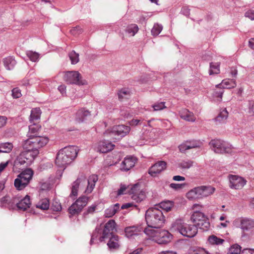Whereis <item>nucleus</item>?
I'll return each mask as SVG.
<instances>
[{"label": "nucleus", "instance_id": "72a5a7b5", "mask_svg": "<svg viewBox=\"0 0 254 254\" xmlns=\"http://www.w3.org/2000/svg\"><path fill=\"white\" fill-rule=\"evenodd\" d=\"M13 145L12 143L6 142L0 143V153H9L11 151Z\"/></svg>", "mask_w": 254, "mask_h": 254}, {"label": "nucleus", "instance_id": "774afa93", "mask_svg": "<svg viewBox=\"0 0 254 254\" xmlns=\"http://www.w3.org/2000/svg\"><path fill=\"white\" fill-rule=\"evenodd\" d=\"M249 46L253 50H254V38H251L249 41Z\"/></svg>", "mask_w": 254, "mask_h": 254}, {"label": "nucleus", "instance_id": "9b49d317", "mask_svg": "<svg viewBox=\"0 0 254 254\" xmlns=\"http://www.w3.org/2000/svg\"><path fill=\"white\" fill-rule=\"evenodd\" d=\"M209 144L217 153H230L232 150L231 145L228 142L219 139H212Z\"/></svg>", "mask_w": 254, "mask_h": 254}, {"label": "nucleus", "instance_id": "2f4dec72", "mask_svg": "<svg viewBox=\"0 0 254 254\" xmlns=\"http://www.w3.org/2000/svg\"><path fill=\"white\" fill-rule=\"evenodd\" d=\"M3 63L7 69L11 70L15 65L16 62L12 57H8L3 59Z\"/></svg>", "mask_w": 254, "mask_h": 254}, {"label": "nucleus", "instance_id": "aec40b11", "mask_svg": "<svg viewBox=\"0 0 254 254\" xmlns=\"http://www.w3.org/2000/svg\"><path fill=\"white\" fill-rule=\"evenodd\" d=\"M135 162V157L132 156L126 157L121 163V170L124 171H128L134 166Z\"/></svg>", "mask_w": 254, "mask_h": 254}, {"label": "nucleus", "instance_id": "473e14b6", "mask_svg": "<svg viewBox=\"0 0 254 254\" xmlns=\"http://www.w3.org/2000/svg\"><path fill=\"white\" fill-rule=\"evenodd\" d=\"M193 164L194 162L192 161L189 159H185L179 162L178 166L179 168L182 170H186L192 167Z\"/></svg>", "mask_w": 254, "mask_h": 254}, {"label": "nucleus", "instance_id": "de8ad7c7", "mask_svg": "<svg viewBox=\"0 0 254 254\" xmlns=\"http://www.w3.org/2000/svg\"><path fill=\"white\" fill-rule=\"evenodd\" d=\"M12 96L14 98H18L22 96L20 90L16 87L12 90Z\"/></svg>", "mask_w": 254, "mask_h": 254}, {"label": "nucleus", "instance_id": "20e7f679", "mask_svg": "<svg viewBox=\"0 0 254 254\" xmlns=\"http://www.w3.org/2000/svg\"><path fill=\"white\" fill-rule=\"evenodd\" d=\"M78 151L77 147L75 146H68L62 148L57 154L56 164L59 167L64 168L76 158Z\"/></svg>", "mask_w": 254, "mask_h": 254}, {"label": "nucleus", "instance_id": "dca6fc26", "mask_svg": "<svg viewBox=\"0 0 254 254\" xmlns=\"http://www.w3.org/2000/svg\"><path fill=\"white\" fill-rule=\"evenodd\" d=\"M240 227L243 232H250L251 233H254V220L248 218H242L240 220Z\"/></svg>", "mask_w": 254, "mask_h": 254}, {"label": "nucleus", "instance_id": "5701e85b", "mask_svg": "<svg viewBox=\"0 0 254 254\" xmlns=\"http://www.w3.org/2000/svg\"><path fill=\"white\" fill-rule=\"evenodd\" d=\"M30 196L26 195L23 199L16 203V206L19 210L24 211L31 205Z\"/></svg>", "mask_w": 254, "mask_h": 254}, {"label": "nucleus", "instance_id": "f03ea898", "mask_svg": "<svg viewBox=\"0 0 254 254\" xmlns=\"http://www.w3.org/2000/svg\"><path fill=\"white\" fill-rule=\"evenodd\" d=\"M49 141L47 137H38L33 140L27 139L24 141L23 146L25 151L20 154V158L24 157L29 164L38 154V149L45 145Z\"/></svg>", "mask_w": 254, "mask_h": 254}, {"label": "nucleus", "instance_id": "79ce46f5", "mask_svg": "<svg viewBox=\"0 0 254 254\" xmlns=\"http://www.w3.org/2000/svg\"><path fill=\"white\" fill-rule=\"evenodd\" d=\"M69 58L72 64H74L79 62V55L72 51L69 53Z\"/></svg>", "mask_w": 254, "mask_h": 254}, {"label": "nucleus", "instance_id": "6e6d98bb", "mask_svg": "<svg viewBox=\"0 0 254 254\" xmlns=\"http://www.w3.org/2000/svg\"><path fill=\"white\" fill-rule=\"evenodd\" d=\"M245 16L251 19L252 20H254V10L250 9L246 11L245 13Z\"/></svg>", "mask_w": 254, "mask_h": 254}, {"label": "nucleus", "instance_id": "8fccbe9b", "mask_svg": "<svg viewBox=\"0 0 254 254\" xmlns=\"http://www.w3.org/2000/svg\"><path fill=\"white\" fill-rule=\"evenodd\" d=\"M152 107L154 111H159L162 110L165 108V103L161 102L157 103L153 105Z\"/></svg>", "mask_w": 254, "mask_h": 254}, {"label": "nucleus", "instance_id": "4468645a", "mask_svg": "<svg viewBox=\"0 0 254 254\" xmlns=\"http://www.w3.org/2000/svg\"><path fill=\"white\" fill-rule=\"evenodd\" d=\"M88 198L85 196L80 197L69 208L70 214L73 215L79 213L87 203Z\"/></svg>", "mask_w": 254, "mask_h": 254}, {"label": "nucleus", "instance_id": "f257e3e1", "mask_svg": "<svg viewBox=\"0 0 254 254\" xmlns=\"http://www.w3.org/2000/svg\"><path fill=\"white\" fill-rule=\"evenodd\" d=\"M116 230V223L114 220H110L102 228L101 226L97 227L93 233L90 240V245L98 244L109 239L107 243L110 250H117L120 247L119 237L113 234Z\"/></svg>", "mask_w": 254, "mask_h": 254}, {"label": "nucleus", "instance_id": "393cba45", "mask_svg": "<svg viewBox=\"0 0 254 254\" xmlns=\"http://www.w3.org/2000/svg\"><path fill=\"white\" fill-rule=\"evenodd\" d=\"M40 127L38 125L35 124L33 122L32 125L29 126V131L27 135L29 137L28 139L33 140L38 137H41L40 136H37V133L39 130Z\"/></svg>", "mask_w": 254, "mask_h": 254}, {"label": "nucleus", "instance_id": "09e8293b", "mask_svg": "<svg viewBox=\"0 0 254 254\" xmlns=\"http://www.w3.org/2000/svg\"><path fill=\"white\" fill-rule=\"evenodd\" d=\"M185 184H175V183H171L170 184L169 186L170 187L175 190H180L185 186Z\"/></svg>", "mask_w": 254, "mask_h": 254}, {"label": "nucleus", "instance_id": "c03bdc74", "mask_svg": "<svg viewBox=\"0 0 254 254\" xmlns=\"http://www.w3.org/2000/svg\"><path fill=\"white\" fill-rule=\"evenodd\" d=\"M118 94L119 99L121 100L129 96V91L127 89L124 88L120 90Z\"/></svg>", "mask_w": 254, "mask_h": 254}, {"label": "nucleus", "instance_id": "f704fd0d", "mask_svg": "<svg viewBox=\"0 0 254 254\" xmlns=\"http://www.w3.org/2000/svg\"><path fill=\"white\" fill-rule=\"evenodd\" d=\"M174 203L173 201L170 200H166L161 202L159 204V206L162 209L166 212H168L171 210L174 206Z\"/></svg>", "mask_w": 254, "mask_h": 254}, {"label": "nucleus", "instance_id": "6e6552de", "mask_svg": "<svg viewBox=\"0 0 254 254\" xmlns=\"http://www.w3.org/2000/svg\"><path fill=\"white\" fill-rule=\"evenodd\" d=\"M201 208L202 206L198 204L193 205L192 208L195 210L191 216V220L198 229L205 231L208 229L210 223L205 215L199 211L200 208Z\"/></svg>", "mask_w": 254, "mask_h": 254}, {"label": "nucleus", "instance_id": "ddd939ff", "mask_svg": "<svg viewBox=\"0 0 254 254\" xmlns=\"http://www.w3.org/2000/svg\"><path fill=\"white\" fill-rule=\"evenodd\" d=\"M80 74L77 71H68L64 75V80L69 84L84 85L86 81L81 80Z\"/></svg>", "mask_w": 254, "mask_h": 254}, {"label": "nucleus", "instance_id": "2eb2a0df", "mask_svg": "<svg viewBox=\"0 0 254 254\" xmlns=\"http://www.w3.org/2000/svg\"><path fill=\"white\" fill-rule=\"evenodd\" d=\"M229 179V186L232 189H242L247 183V181L244 178L237 175H230Z\"/></svg>", "mask_w": 254, "mask_h": 254}, {"label": "nucleus", "instance_id": "a19ab883", "mask_svg": "<svg viewBox=\"0 0 254 254\" xmlns=\"http://www.w3.org/2000/svg\"><path fill=\"white\" fill-rule=\"evenodd\" d=\"M162 29L163 26L161 24L155 23L151 30V34L154 36H157L161 33Z\"/></svg>", "mask_w": 254, "mask_h": 254}, {"label": "nucleus", "instance_id": "0e129e2a", "mask_svg": "<svg viewBox=\"0 0 254 254\" xmlns=\"http://www.w3.org/2000/svg\"><path fill=\"white\" fill-rule=\"evenodd\" d=\"M8 163L9 161H6L5 162H1L0 164V174L7 166Z\"/></svg>", "mask_w": 254, "mask_h": 254}, {"label": "nucleus", "instance_id": "c9c22d12", "mask_svg": "<svg viewBox=\"0 0 254 254\" xmlns=\"http://www.w3.org/2000/svg\"><path fill=\"white\" fill-rule=\"evenodd\" d=\"M41 113V110L39 108H36L33 109L31 111L30 116V121L31 123L34 122V121L39 120L40 117Z\"/></svg>", "mask_w": 254, "mask_h": 254}, {"label": "nucleus", "instance_id": "c85d7f7f", "mask_svg": "<svg viewBox=\"0 0 254 254\" xmlns=\"http://www.w3.org/2000/svg\"><path fill=\"white\" fill-rule=\"evenodd\" d=\"M187 254H210L203 248L198 247H191L188 250Z\"/></svg>", "mask_w": 254, "mask_h": 254}, {"label": "nucleus", "instance_id": "3c124183", "mask_svg": "<svg viewBox=\"0 0 254 254\" xmlns=\"http://www.w3.org/2000/svg\"><path fill=\"white\" fill-rule=\"evenodd\" d=\"M129 124L131 126H136L139 125H142L143 126H146L145 124H143L140 120L138 119H132L129 122Z\"/></svg>", "mask_w": 254, "mask_h": 254}, {"label": "nucleus", "instance_id": "6ab92c4d", "mask_svg": "<svg viewBox=\"0 0 254 254\" xmlns=\"http://www.w3.org/2000/svg\"><path fill=\"white\" fill-rule=\"evenodd\" d=\"M91 116L90 112L85 108L77 111L75 117V121L78 123H83L88 120Z\"/></svg>", "mask_w": 254, "mask_h": 254}, {"label": "nucleus", "instance_id": "052dcab7", "mask_svg": "<svg viewBox=\"0 0 254 254\" xmlns=\"http://www.w3.org/2000/svg\"><path fill=\"white\" fill-rule=\"evenodd\" d=\"M7 118L5 116H0V127L4 126L6 123Z\"/></svg>", "mask_w": 254, "mask_h": 254}, {"label": "nucleus", "instance_id": "1a4fd4ad", "mask_svg": "<svg viewBox=\"0 0 254 254\" xmlns=\"http://www.w3.org/2000/svg\"><path fill=\"white\" fill-rule=\"evenodd\" d=\"M128 190H130L132 199L136 202H140L145 198L144 191L140 189V185L138 184H135L130 187L125 185L121 184L120 189L117 191V195H121L126 194Z\"/></svg>", "mask_w": 254, "mask_h": 254}, {"label": "nucleus", "instance_id": "69168bd1", "mask_svg": "<svg viewBox=\"0 0 254 254\" xmlns=\"http://www.w3.org/2000/svg\"><path fill=\"white\" fill-rule=\"evenodd\" d=\"M230 73L232 76L235 77L237 75L238 71L235 67H232L230 68Z\"/></svg>", "mask_w": 254, "mask_h": 254}, {"label": "nucleus", "instance_id": "338daca9", "mask_svg": "<svg viewBox=\"0 0 254 254\" xmlns=\"http://www.w3.org/2000/svg\"><path fill=\"white\" fill-rule=\"evenodd\" d=\"M173 180L175 181H183L185 180V178L181 176H174L173 177Z\"/></svg>", "mask_w": 254, "mask_h": 254}, {"label": "nucleus", "instance_id": "cd10ccee", "mask_svg": "<svg viewBox=\"0 0 254 254\" xmlns=\"http://www.w3.org/2000/svg\"><path fill=\"white\" fill-rule=\"evenodd\" d=\"M120 208V204L116 203L114 205L110 206L107 209L105 212V216L106 217H111L114 215L116 212L119 211Z\"/></svg>", "mask_w": 254, "mask_h": 254}, {"label": "nucleus", "instance_id": "864d4df0", "mask_svg": "<svg viewBox=\"0 0 254 254\" xmlns=\"http://www.w3.org/2000/svg\"><path fill=\"white\" fill-rule=\"evenodd\" d=\"M187 143L190 146V149L199 147L200 145V143L196 141H187Z\"/></svg>", "mask_w": 254, "mask_h": 254}, {"label": "nucleus", "instance_id": "ea45409f", "mask_svg": "<svg viewBox=\"0 0 254 254\" xmlns=\"http://www.w3.org/2000/svg\"><path fill=\"white\" fill-rule=\"evenodd\" d=\"M26 56L33 62H37L39 60V54L35 52L28 51L26 52Z\"/></svg>", "mask_w": 254, "mask_h": 254}, {"label": "nucleus", "instance_id": "13d9d810", "mask_svg": "<svg viewBox=\"0 0 254 254\" xmlns=\"http://www.w3.org/2000/svg\"><path fill=\"white\" fill-rule=\"evenodd\" d=\"M17 162L20 165H24L25 164L27 165H28L29 164L27 162V160H26L24 157H21V158H20V155L18 156L17 158Z\"/></svg>", "mask_w": 254, "mask_h": 254}, {"label": "nucleus", "instance_id": "603ef678", "mask_svg": "<svg viewBox=\"0 0 254 254\" xmlns=\"http://www.w3.org/2000/svg\"><path fill=\"white\" fill-rule=\"evenodd\" d=\"M82 32V29L79 26H76L70 30V33L73 35H77Z\"/></svg>", "mask_w": 254, "mask_h": 254}, {"label": "nucleus", "instance_id": "7ed1b4c3", "mask_svg": "<svg viewBox=\"0 0 254 254\" xmlns=\"http://www.w3.org/2000/svg\"><path fill=\"white\" fill-rule=\"evenodd\" d=\"M98 180V176L95 175H91L88 180L84 177L78 178L72 184L70 196H77L78 190L87 194L91 193Z\"/></svg>", "mask_w": 254, "mask_h": 254}, {"label": "nucleus", "instance_id": "58836bf2", "mask_svg": "<svg viewBox=\"0 0 254 254\" xmlns=\"http://www.w3.org/2000/svg\"><path fill=\"white\" fill-rule=\"evenodd\" d=\"M220 64L219 63H211L210 64V69L209 73L210 75L218 74L220 72Z\"/></svg>", "mask_w": 254, "mask_h": 254}, {"label": "nucleus", "instance_id": "c756f323", "mask_svg": "<svg viewBox=\"0 0 254 254\" xmlns=\"http://www.w3.org/2000/svg\"><path fill=\"white\" fill-rule=\"evenodd\" d=\"M138 30L139 28L136 24H131L127 27L125 32L129 36H134L138 32Z\"/></svg>", "mask_w": 254, "mask_h": 254}, {"label": "nucleus", "instance_id": "37998d69", "mask_svg": "<svg viewBox=\"0 0 254 254\" xmlns=\"http://www.w3.org/2000/svg\"><path fill=\"white\" fill-rule=\"evenodd\" d=\"M240 252L241 247L238 244H235L230 247L227 254H240Z\"/></svg>", "mask_w": 254, "mask_h": 254}, {"label": "nucleus", "instance_id": "5fc2aeb1", "mask_svg": "<svg viewBox=\"0 0 254 254\" xmlns=\"http://www.w3.org/2000/svg\"><path fill=\"white\" fill-rule=\"evenodd\" d=\"M181 13L187 17H189L190 14V9L188 6H184L182 8Z\"/></svg>", "mask_w": 254, "mask_h": 254}, {"label": "nucleus", "instance_id": "e433bc0d", "mask_svg": "<svg viewBox=\"0 0 254 254\" xmlns=\"http://www.w3.org/2000/svg\"><path fill=\"white\" fill-rule=\"evenodd\" d=\"M224 240L215 235H211L208 238V242L212 245H219L222 244Z\"/></svg>", "mask_w": 254, "mask_h": 254}, {"label": "nucleus", "instance_id": "bb28decb", "mask_svg": "<svg viewBox=\"0 0 254 254\" xmlns=\"http://www.w3.org/2000/svg\"><path fill=\"white\" fill-rule=\"evenodd\" d=\"M236 82L234 79H226L222 80L221 84L217 86L222 87L223 88L230 89L236 86Z\"/></svg>", "mask_w": 254, "mask_h": 254}, {"label": "nucleus", "instance_id": "423d86ee", "mask_svg": "<svg viewBox=\"0 0 254 254\" xmlns=\"http://www.w3.org/2000/svg\"><path fill=\"white\" fill-rule=\"evenodd\" d=\"M171 229L173 231L180 233L184 236L192 238L197 234L198 228L194 224H188L182 220L178 219L172 224Z\"/></svg>", "mask_w": 254, "mask_h": 254}, {"label": "nucleus", "instance_id": "f3484780", "mask_svg": "<svg viewBox=\"0 0 254 254\" xmlns=\"http://www.w3.org/2000/svg\"><path fill=\"white\" fill-rule=\"evenodd\" d=\"M166 168V163L163 161H158L153 165L148 170V174L152 177H156Z\"/></svg>", "mask_w": 254, "mask_h": 254}, {"label": "nucleus", "instance_id": "412c9836", "mask_svg": "<svg viewBox=\"0 0 254 254\" xmlns=\"http://www.w3.org/2000/svg\"><path fill=\"white\" fill-rule=\"evenodd\" d=\"M115 145L108 140H104L99 143L98 151L101 153H105L113 149Z\"/></svg>", "mask_w": 254, "mask_h": 254}, {"label": "nucleus", "instance_id": "4be33fe9", "mask_svg": "<svg viewBox=\"0 0 254 254\" xmlns=\"http://www.w3.org/2000/svg\"><path fill=\"white\" fill-rule=\"evenodd\" d=\"M198 192L200 197H207L213 194L215 189L210 186L198 187Z\"/></svg>", "mask_w": 254, "mask_h": 254}, {"label": "nucleus", "instance_id": "39448f33", "mask_svg": "<svg viewBox=\"0 0 254 254\" xmlns=\"http://www.w3.org/2000/svg\"><path fill=\"white\" fill-rule=\"evenodd\" d=\"M145 220L148 226L147 228L157 229L163 226L165 217L162 211L158 207H151L146 211Z\"/></svg>", "mask_w": 254, "mask_h": 254}, {"label": "nucleus", "instance_id": "4d7b16f0", "mask_svg": "<svg viewBox=\"0 0 254 254\" xmlns=\"http://www.w3.org/2000/svg\"><path fill=\"white\" fill-rule=\"evenodd\" d=\"M179 150L181 152H184L186 150L190 149V146H188L187 142L181 144L179 146Z\"/></svg>", "mask_w": 254, "mask_h": 254}, {"label": "nucleus", "instance_id": "680f3d73", "mask_svg": "<svg viewBox=\"0 0 254 254\" xmlns=\"http://www.w3.org/2000/svg\"><path fill=\"white\" fill-rule=\"evenodd\" d=\"M136 206V205H134L133 203L128 202V203H126L124 204H123L121 206L122 209H127L129 207H132V206Z\"/></svg>", "mask_w": 254, "mask_h": 254}, {"label": "nucleus", "instance_id": "b1692460", "mask_svg": "<svg viewBox=\"0 0 254 254\" xmlns=\"http://www.w3.org/2000/svg\"><path fill=\"white\" fill-rule=\"evenodd\" d=\"M180 117L187 121L193 122L195 121V118L192 112L188 109H183L179 112Z\"/></svg>", "mask_w": 254, "mask_h": 254}, {"label": "nucleus", "instance_id": "e2e57ef3", "mask_svg": "<svg viewBox=\"0 0 254 254\" xmlns=\"http://www.w3.org/2000/svg\"><path fill=\"white\" fill-rule=\"evenodd\" d=\"M242 254H254V250L251 249H246L242 251Z\"/></svg>", "mask_w": 254, "mask_h": 254}, {"label": "nucleus", "instance_id": "9d476101", "mask_svg": "<svg viewBox=\"0 0 254 254\" xmlns=\"http://www.w3.org/2000/svg\"><path fill=\"white\" fill-rule=\"evenodd\" d=\"M33 174L34 172L30 168L22 171L14 180V185L15 188L19 190H23L29 184Z\"/></svg>", "mask_w": 254, "mask_h": 254}, {"label": "nucleus", "instance_id": "4c0bfd02", "mask_svg": "<svg viewBox=\"0 0 254 254\" xmlns=\"http://www.w3.org/2000/svg\"><path fill=\"white\" fill-rule=\"evenodd\" d=\"M198 187L195 188L190 190L187 193V197L189 199H192L196 198H199V193L198 192Z\"/></svg>", "mask_w": 254, "mask_h": 254}, {"label": "nucleus", "instance_id": "a211bd4d", "mask_svg": "<svg viewBox=\"0 0 254 254\" xmlns=\"http://www.w3.org/2000/svg\"><path fill=\"white\" fill-rule=\"evenodd\" d=\"M142 231L141 227L137 225H134L127 227L125 229L126 236L129 239H133L135 236H138L140 232Z\"/></svg>", "mask_w": 254, "mask_h": 254}, {"label": "nucleus", "instance_id": "0eeeda50", "mask_svg": "<svg viewBox=\"0 0 254 254\" xmlns=\"http://www.w3.org/2000/svg\"><path fill=\"white\" fill-rule=\"evenodd\" d=\"M143 231L145 234L159 244L168 243L172 238V235L168 231L161 230L160 228L157 229L145 228Z\"/></svg>", "mask_w": 254, "mask_h": 254}, {"label": "nucleus", "instance_id": "a18cd8bd", "mask_svg": "<svg viewBox=\"0 0 254 254\" xmlns=\"http://www.w3.org/2000/svg\"><path fill=\"white\" fill-rule=\"evenodd\" d=\"M51 208L53 211H60L62 210V206L58 200L54 199L52 202Z\"/></svg>", "mask_w": 254, "mask_h": 254}, {"label": "nucleus", "instance_id": "bf43d9fd", "mask_svg": "<svg viewBox=\"0 0 254 254\" xmlns=\"http://www.w3.org/2000/svg\"><path fill=\"white\" fill-rule=\"evenodd\" d=\"M58 90L63 95L66 94V87L65 85H61L58 87Z\"/></svg>", "mask_w": 254, "mask_h": 254}, {"label": "nucleus", "instance_id": "a878e982", "mask_svg": "<svg viewBox=\"0 0 254 254\" xmlns=\"http://www.w3.org/2000/svg\"><path fill=\"white\" fill-rule=\"evenodd\" d=\"M228 117V112L226 109H224L220 111L219 114L215 119V121L218 123V124H224L226 123Z\"/></svg>", "mask_w": 254, "mask_h": 254}, {"label": "nucleus", "instance_id": "7c9ffc66", "mask_svg": "<svg viewBox=\"0 0 254 254\" xmlns=\"http://www.w3.org/2000/svg\"><path fill=\"white\" fill-rule=\"evenodd\" d=\"M36 206L38 208L42 210H47L50 207V202L49 199L47 198H41L38 203L36 204Z\"/></svg>", "mask_w": 254, "mask_h": 254}, {"label": "nucleus", "instance_id": "f8f14e48", "mask_svg": "<svg viewBox=\"0 0 254 254\" xmlns=\"http://www.w3.org/2000/svg\"><path fill=\"white\" fill-rule=\"evenodd\" d=\"M129 126L125 125H118L114 126L111 131H106L105 135H109L113 139L119 140L126 136L130 131Z\"/></svg>", "mask_w": 254, "mask_h": 254}, {"label": "nucleus", "instance_id": "49530a36", "mask_svg": "<svg viewBox=\"0 0 254 254\" xmlns=\"http://www.w3.org/2000/svg\"><path fill=\"white\" fill-rule=\"evenodd\" d=\"M50 188V184L48 182H40V190L41 191L49 190Z\"/></svg>", "mask_w": 254, "mask_h": 254}]
</instances>
